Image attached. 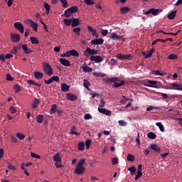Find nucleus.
Returning a JSON list of instances; mask_svg holds the SVG:
<instances>
[{
	"label": "nucleus",
	"instance_id": "obj_1",
	"mask_svg": "<svg viewBox=\"0 0 182 182\" xmlns=\"http://www.w3.org/2000/svg\"><path fill=\"white\" fill-rule=\"evenodd\" d=\"M103 81L105 83H114V87H121V86H123V85H124V80H121L116 77H106L103 79Z\"/></svg>",
	"mask_w": 182,
	"mask_h": 182
},
{
	"label": "nucleus",
	"instance_id": "obj_2",
	"mask_svg": "<svg viewBox=\"0 0 182 182\" xmlns=\"http://www.w3.org/2000/svg\"><path fill=\"white\" fill-rule=\"evenodd\" d=\"M43 69L48 76H52L53 75V68L47 63H43Z\"/></svg>",
	"mask_w": 182,
	"mask_h": 182
},
{
	"label": "nucleus",
	"instance_id": "obj_3",
	"mask_svg": "<svg viewBox=\"0 0 182 182\" xmlns=\"http://www.w3.org/2000/svg\"><path fill=\"white\" fill-rule=\"evenodd\" d=\"M99 53V50H96L95 49H92L90 48H87L83 54L84 56H86V58H89V56H95V55H97V53Z\"/></svg>",
	"mask_w": 182,
	"mask_h": 182
},
{
	"label": "nucleus",
	"instance_id": "obj_4",
	"mask_svg": "<svg viewBox=\"0 0 182 182\" xmlns=\"http://www.w3.org/2000/svg\"><path fill=\"white\" fill-rule=\"evenodd\" d=\"M147 83H149V85H146L147 87H154L155 89H159L160 85H161V82L159 81L151 80H148Z\"/></svg>",
	"mask_w": 182,
	"mask_h": 182
},
{
	"label": "nucleus",
	"instance_id": "obj_5",
	"mask_svg": "<svg viewBox=\"0 0 182 182\" xmlns=\"http://www.w3.org/2000/svg\"><path fill=\"white\" fill-rule=\"evenodd\" d=\"M169 87L167 89H169L170 90H179L182 92V84L178 83V82H172L170 84Z\"/></svg>",
	"mask_w": 182,
	"mask_h": 182
},
{
	"label": "nucleus",
	"instance_id": "obj_6",
	"mask_svg": "<svg viewBox=\"0 0 182 182\" xmlns=\"http://www.w3.org/2000/svg\"><path fill=\"white\" fill-rule=\"evenodd\" d=\"M25 23H26L27 25H29V23H30L31 28H33V29L34 31H36V32L38 31V24L37 23H35L33 21H32V19L26 20V21H25Z\"/></svg>",
	"mask_w": 182,
	"mask_h": 182
},
{
	"label": "nucleus",
	"instance_id": "obj_7",
	"mask_svg": "<svg viewBox=\"0 0 182 182\" xmlns=\"http://www.w3.org/2000/svg\"><path fill=\"white\" fill-rule=\"evenodd\" d=\"M85 170H86L85 166H80L79 165H77V166L74 171V173L75 174H77L78 176H82V174H83L85 173Z\"/></svg>",
	"mask_w": 182,
	"mask_h": 182
},
{
	"label": "nucleus",
	"instance_id": "obj_8",
	"mask_svg": "<svg viewBox=\"0 0 182 182\" xmlns=\"http://www.w3.org/2000/svg\"><path fill=\"white\" fill-rule=\"evenodd\" d=\"M11 42L18 43L21 41V36L18 33H11L10 35Z\"/></svg>",
	"mask_w": 182,
	"mask_h": 182
},
{
	"label": "nucleus",
	"instance_id": "obj_9",
	"mask_svg": "<svg viewBox=\"0 0 182 182\" xmlns=\"http://www.w3.org/2000/svg\"><path fill=\"white\" fill-rule=\"evenodd\" d=\"M15 29L20 31V33H23L25 32V27H23V25L21 23L16 22L14 25Z\"/></svg>",
	"mask_w": 182,
	"mask_h": 182
},
{
	"label": "nucleus",
	"instance_id": "obj_10",
	"mask_svg": "<svg viewBox=\"0 0 182 182\" xmlns=\"http://www.w3.org/2000/svg\"><path fill=\"white\" fill-rule=\"evenodd\" d=\"M90 60L91 62H95V63H100V62H103V58L100 55H92L90 58Z\"/></svg>",
	"mask_w": 182,
	"mask_h": 182
},
{
	"label": "nucleus",
	"instance_id": "obj_11",
	"mask_svg": "<svg viewBox=\"0 0 182 182\" xmlns=\"http://www.w3.org/2000/svg\"><path fill=\"white\" fill-rule=\"evenodd\" d=\"M53 82H59V77L58 75H54L49 80H44V83H46V85H50V83H53Z\"/></svg>",
	"mask_w": 182,
	"mask_h": 182
},
{
	"label": "nucleus",
	"instance_id": "obj_12",
	"mask_svg": "<svg viewBox=\"0 0 182 182\" xmlns=\"http://www.w3.org/2000/svg\"><path fill=\"white\" fill-rule=\"evenodd\" d=\"M117 58H118V59H121L122 60H132V55H123L122 53H119L117 55Z\"/></svg>",
	"mask_w": 182,
	"mask_h": 182
},
{
	"label": "nucleus",
	"instance_id": "obj_13",
	"mask_svg": "<svg viewBox=\"0 0 182 182\" xmlns=\"http://www.w3.org/2000/svg\"><path fill=\"white\" fill-rule=\"evenodd\" d=\"M98 112L102 113V114H105V116H112V111L106 108L98 107Z\"/></svg>",
	"mask_w": 182,
	"mask_h": 182
},
{
	"label": "nucleus",
	"instance_id": "obj_14",
	"mask_svg": "<svg viewBox=\"0 0 182 182\" xmlns=\"http://www.w3.org/2000/svg\"><path fill=\"white\" fill-rule=\"evenodd\" d=\"M143 168V165L142 164L138 165L137 173L135 176V180H139V178H140V177H141L143 176V173H141V168Z\"/></svg>",
	"mask_w": 182,
	"mask_h": 182
},
{
	"label": "nucleus",
	"instance_id": "obj_15",
	"mask_svg": "<svg viewBox=\"0 0 182 182\" xmlns=\"http://www.w3.org/2000/svg\"><path fill=\"white\" fill-rule=\"evenodd\" d=\"M80 25V19L73 18H72V28H76V26H79Z\"/></svg>",
	"mask_w": 182,
	"mask_h": 182
},
{
	"label": "nucleus",
	"instance_id": "obj_16",
	"mask_svg": "<svg viewBox=\"0 0 182 182\" xmlns=\"http://www.w3.org/2000/svg\"><path fill=\"white\" fill-rule=\"evenodd\" d=\"M150 147H151V150L155 151V153H158L159 154H160V153H161V151L160 150V147L159 146H157L156 144H151Z\"/></svg>",
	"mask_w": 182,
	"mask_h": 182
},
{
	"label": "nucleus",
	"instance_id": "obj_17",
	"mask_svg": "<svg viewBox=\"0 0 182 182\" xmlns=\"http://www.w3.org/2000/svg\"><path fill=\"white\" fill-rule=\"evenodd\" d=\"M87 30L90 33H92V36H95V38H99V35L97 34V31L93 28V27L90 26H87Z\"/></svg>",
	"mask_w": 182,
	"mask_h": 182
},
{
	"label": "nucleus",
	"instance_id": "obj_18",
	"mask_svg": "<svg viewBox=\"0 0 182 182\" xmlns=\"http://www.w3.org/2000/svg\"><path fill=\"white\" fill-rule=\"evenodd\" d=\"M105 40L103 38L94 39L91 41L92 45H103Z\"/></svg>",
	"mask_w": 182,
	"mask_h": 182
},
{
	"label": "nucleus",
	"instance_id": "obj_19",
	"mask_svg": "<svg viewBox=\"0 0 182 182\" xmlns=\"http://www.w3.org/2000/svg\"><path fill=\"white\" fill-rule=\"evenodd\" d=\"M66 97L68 100H70L71 102H75V100H77V96L73 94L67 93Z\"/></svg>",
	"mask_w": 182,
	"mask_h": 182
},
{
	"label": "nucleus",
	"instance_id": "obj_20",
	"mask_svg": "<svg viewBox=\"0 0 182 182\" xmlns=\"http://www.w3.org/2000/svg\"><path fill=\"white\" fill-rule=\"evenodd\" d=\"M151 14L154 15V16H157V15H160V14H161L163 11L161 9H154V8L151 9Z\"/></svg>",
	"mask_w": 182,
	"mask_h": 182
},
{
	"label": "nucleus",
	"instance_id": "obj_21",
	"mask_svg": "<svg viewBox=\"0 0 182 182\" xmlns=\"http://www.w3.org/2000/svg\"><path fill=\"white\" fill-rule=\"evenodd\" d=\"M60 63H61L63 66H71L70 62L65 58H60Z\"/></svg>",
	"mask_w": 182,
	"mask_h": 182
},
{
	"label": "nucleus",
	"instance_id": "obj_22",
	"mask_svg": "<svg viewBox=\"0 0 182 182\" xmlns=\"http://www.w3.org/2000/svg\"><path fill=\"white\" fill-rule=\"evenodd\" d=\"M53 160L55 162L62 163V158H60V154H59V153L55 154L53 156Z\"/></svg>",
	"mask_w": 182,
	"mask_h": 182
},
{
	"label": "nucleus",
	"instance_id": "obj_23",
	"mask_svg": "<svg viewBox=\"0 0 182 182\" xmlns=\"http://www.w3.org/2000/svg\"><path fill=\"white\" fill-rule=\"evenodd\" d=\"M21 48L26 55H28V53H32V52H33V50H31V48H28V46L26 44H23V46H21Z\"/></svg>",
	"mask_w": 182,
	"mask_h": 182
},
{
	"label": "nucleus",
	"instance_id": "obj_24",
	"mask_svg": "<svg viewBox=\"0 0 182 182\" xmlns=\"http://www.w3.org/2000/svg\"><path fill=\"white\" fill-rule=\"evenodd\" d=\"M111 39L114 41H117V39H123V36H117L116 33H112L110 36Z\"/></svg>",
	"mask_w": 182,
	"mask_h": 182
},
{
	"label": "nucleus",
	"instance_id": "obj_25",
	"mask_svg": "<svg viewBox=\"0 0 182 182\" xmlns=\"http://www.w3.org/2000/svg\"><path fill=\"white\" fill-rule=\"evenodd\" d=\"M120 12L122 15L127 14V12H130V9L127 6H124L120 8Z\"/></svg>",
	"mask_w": 182,
	"mask_h": 182
},
{
	"label": "nucleus",
	"instance_id": "obj_26",
	"mask_svg": "<svg viewBox=\"0 0 182 182\" xmlns=\"http://www.w3.org/2000/svg\"><path fill=\"white\" fill-rule=\"evenodd\" d=\"M34 77L36 79H42L43 77V73L42 72L36 71L34 73Z\"/></svg>",
	"mask_w": 182,
	"mask_h": 182
},
{
	"label": "nucleus",
	"instance_id": "obj_27",
	"mask_svg": "<svg viewBox=\"0 0 182 182\" xmlns=\"http://www.w3.org/2000/svg\"><path fill=\"white\" fill-rule=\"evenodd\" d=\"M39 103H40L39 99L35 98L32 103V108L36 109V107H38V106H39Z\"/></svg>",
	"mask_w": 182,
	"mask_h": 182
},
{
	"label": "nucleus",
	"instance_id": "obj_28",
	"mask_svg": "<svg viewBox=\"0 0 182 182\" xmlns=\"http://www.w3.org/2000/svg\"><path fill=\"white\" fill-rule=\"evenodd\" d=\"M69 85H68L66 83L61 84V91L63 92H69Z\"/></svg>",
	"mask_w": 182,
	"mask_h": 182
},
{
	"label": "nucleus",
	"instance_id": "obj_29",
	"mask_svg": "<svg viewBox=\"0 0 182 182\" xmlns=\"http://www.w3.org/2000/svg\"><path fill=\"white\" fill-rule=\"evenodd\" d=\"M75 130H76V127L73 126L70 130V134H75L76 136H80V133L76 132Z\"/></svg>",
	"mask_w": 182,
	"mask_h": 182
},
{
	"label": "nucleus",
	"instance_id": "obj_30",
	"mask_svg": "<svg viewBox=\"0 0 182 182\" xmlns=\"http://www.w3.org/2000/svg\"><path fill=\"white\" fill-rule=\"evenodd\" d=\"M69 53L71 55V56H75V58L79 57V53L75 49L69 50Z\"/></svg>",
	"mask_w": 182,
	"mask_h": 182
},
{
	"label": "nucleus",
	"instance_id": "obj_31",
	"mask_svg": "<svg viewBox=\"0 0 182 182\" xmlns=\"http://www.w3.org/2000/svg\"><path fill=\"white\" fill-rule=\"evenodd\" d=\"M30 41L33 45H38L39 40L36 37H30Z\"/></svg>",
	"mask_w": 182,
	"mask_h": 182
},
{
	"label": "nucleus",
	"instance_id": "obj_32",
	"mask_svg": "<svg viewBox=\"0 0 182 182\" xmlns=\"http://www.w3.org/2000/svg\"><path fill=\"white\" fill-rule=\"evenodd\" d=\"M44 8L46 9V14L47 15H49V12L50 11V6H49V4L46 2H44Z\"/></svg>",
	"mask_w": 182,
	"mask_h": 182
},
{
	"label": "nucleus",
	"instance_id": "obj_33",
	"mask_svg": "<svg viewBox=\"0 0 182 182\" xmlns=\"http://www.w3.org/2000/svg\"><path fill=\"white\" fill-rule=\"evenodd\" d=\"M63 22L66 26H70L72 25V18H64Z\"/></svg>",
	"mask_w": 182,
	"mask_h": 182
},
{
	"label": "nucleus",
	"instance_id": "obj_34",
	"mask_svg": "<svg viewBox=\"0 0 182 182\" xmlns=\"http://www.w3.org/2000/svg\"><path fill=\"white\" fill-rule=\"evenodd\" d=\"M83 86H84V87H85V89H87V90H90V89L89 88V86H90V82H89V80L85 79V80H84Z\"/></svg>",
	"mask_w": 182,
	"mask_h": 182
},
{
	"label": "nucleus",
	"instance_id": "obj_35",
	"mask_svg": "<svg viewBox=\"0 0 182 182\" xmlns=\"http://www.w3.org/2000/svg\"><path fill=\"white\" fill-rule=\"evenodd\" d=\"M176 13H177V10H175V11L171 12V14H169L168 15V19H174V18H176Z\"/></svg>",
	"mask_w": 182,
	"mask_h": 182
},
{
	"label": "nucleus",
	"instance_id": "obj_36",
	"mask_svg": "<svg viewBox=\"0 0 182 182\" xmlns=\"http://www.w3.org/2000/svg\"><path fill=\"white\" fill-rule=\"evenodd\" d=\"M68 9L70 11V13L73 14H76V12L78 11L79 9L77 8V6H74L70 7Z\"/></svg>",
	"mask_w": 182,
	"mask_h": 182
},
{
	"label": "nucleus",
	"instance_id": "obj_37",
	"mask_svg": "<svg viewBox=\"0 0 182 182\" xmlns=\"http://www.w3.org/2000/svg\"><path fill=\"white\" fill-rule=\"evenodd\" d=\"M73 14L70 12V10H69V9H66L64 11V14L63 16H65V18H70V16H72Z\"/></svg>",
	"mask_w": 182,
	"mask_h": 182
},
{
	"label": "nucleus",
	"instance_id": "obj_38",
	"mask_svg": "<svg viewBox=\"0 0 182 182\" xmlns=\"http://www.w3.org/2000/svg\"><path fill=\"white\" fill-rule=\"evenodd\" d=\"M80 31H81V28L80 27H76L73 29V32H74V33H75L77 36H80Z\"/></svg>",
	"mask_w": 182,
	"mask_h": 182
},
{
	"label": "nucleus",
	"instance_id": "obj_39",
	"mask_svg": "<svg viewBox=\"0 0 182 182\" xmlns=\"http://www.w3.org/2000/svg\"><path fill=\"white\" fill-rule=\"evenodd\" d=\"M27 83L28 85H34L35 86H38V87H41L42 86V84H38V83L35 82V81H33L32 80H27Z\"/></svg>",
	"mask_w": 182,
	"mask_h": 182
},
{
	"label": "nucleus",
	"instance_id": "obj_40",
	"mask_svg": "<svg viewBox=\"0 0 182 182\" xmlns=\"http://www.w3.org/2000/svg\"><path fill=\"white\" fill-rule=\"evenodd\" d=\"M128 171L130 172L131 176H134L136 174V167L132 166L130 168H128Z\"/></svg>",
	"mask_w": 182,
	"mask_h": 182
},
{
	"label": "nucleus",
	"instance_id": "obj_41",
	"mask_svg": "<svg viewBox=\"0 0 182 182\" xmlns=\"http://www.w3.org/2000/svg\"><path fill=\"white\" fill-rule=\"evenodd\" d=\"M57 111H58V105H56V104L53 105L50 109V113H56Z\"/></svg>",
	"mask_w": 182,
	"mask_h": 182
},
{
	"label": "nucleus",
	"instance_id": "obj_42",
	"mask_svg": "<svg viewBox=\"0 0 182 182\" xmlns=\"http://www.w3.org/2000/svg\"><path fill=\"white\" fill-rule=\"evenodd\" d=\"M78 150L80 151H83V150H85V143H83V141L78 143Z\"/></svg>",
	"mask_w": 182,
	"mask_h": 182
},
{
	"label": "nucleus",
	"instance_id": "obj_43",
	"mask_svg": "<svg viewBox=\"0 0 182 182\" xmlns=\"http://www.w3.org/2000/svg\"><path fill=\"white\" fill-rule=\"evenodd\" d=\"M156 126H157L159 128V130L161 132H164V126L163 125V124H161V122H156Z\"/></svg>",
	"mask_w": 182,
	"mask_h": 182
},
{
	"label": "nucleus",
	"instance_id": "obj_44",
	"mask_svg": "<svg viewBox=\"0 0 182 182\" xmlns=\"http://www.w3.org/2000/svg\"><path fill=\"white\" fill-rule=\"evenodd\" d=\"M148 137H149V139H151V140H154V139H156V137H157V135H156V134H154V132H149V133H148Z\"/></svg>",
	"mask_w": 182,
	"mask_h": 182
},
{
	"label": "nucleus",
	"instance_id": "obj_45",
	"mask_svg": "<svg viewBox=\"0 0 182 182\" xmlns=\"http://www.w3.org/2000/svg\"><path fill=\"white\" fill-rule=\"evenodd\" d=\"M127 160L128 161H132V162L134 161V160H135L134 156H133V155L131 154H129L127 155Z\"/></svg>",
	"mask_w": 182,
	"mask_h": 182
},
{
	"label": "nucleus",
	"instance_id": "obj_46",
	"mask_svg": "<svg viewBox=\"0 0 182 182\" xmlns=\"http://www.w3.org/2000/svg\"><path fill=\"white\" fill-rule=\"evenodd\" d=\"M37 123H42L43 122V116L39 114L36 117Z\"/></svg>",
	"mask_w": 182,
	"mask_h": 182
},
{
	"label": "nucleus",
	"instance_id": "obj_47",
	"mask_svg": "<svg viewBox=\"0 0 182 182\" xmlns=\"http://www.w3.org/2000/svg\"><path fill=\"white\" fill-rule=\"evenodd\" d=\"M82 70L86 73L87 72H92L93 69L89 66H85L82 68Z\"/></svg>",
	"mask_w": 182,
	"mask_h": 182
},
{
	"label": "nucleus",
	"instance_id": "obj_48",
	"mask_svg": "<svg viewBox=\"0 0 182 182\" xmlns=\"http://www.w3.org/2000/svg\"><path fill=\"white\" fill-rule=\"evenodd\" d=\"M159 42H163L164 43H165L166 41L164 39L157 38L152 42L151 45H156V43H159Z\"/></svg>",
	"mask_w": 182,
	"mask_h": 182
},
{
	"label": "nucleus",
	"instance_id": "obj_49",
	"mask_svg": "<svg viewBox=\"0 0 182 182\" xmlns=\"http://www.w3.org/2000/svg\"><path fill=\"white\" fill-rule=\"evenodd\" d=\"M178 56L176 54H171L168 56V58L169 60H176L177 59Z\"/></svg>",
	"mask_w": 182,
	"mask_h": 182
},
{
	"label": "nucleus",
	"instance_id": "obj_50",
	"mask_svg": "<svg viewBox=\"0 0 182 182\" xmlns=\"http://www.w3.org/2000/svg\"><path fill=\"white\" fill-rule=\"evenodd\" d=\"M94 76H97V77H105L106 76V74H103L102 73H94Z\"/></svg>",
	"mask_w": 182,
	"mask_h": 182
},
{
	"label": "nucleus",
	"instance_id": "obj_51",
	"mask_svg": "<svg viewBox=\"0 0 182 182\" xmlns=\"http://www.w3.org/2000/svg\"><path fill=\"white\" fill-rule=\"evenodd\" d=\"M14 89L16 93H18V92H21V86H19L17 84L14 85Z\"/></svg>",
	"mask_w": 182,
	"mask_h": 182
},
{
	"label": "nucleus",
	"instance_id": "obj_52",
	"mask_svg": "<svg viewBox=\"0 0 182 182\" xmlns=\"http://www.w3.org/2000/svg\"><path fill=\"white\" fill-rule=\"evenodd\" d=\"M90 144H92L91 139H87V141H85V147L87 149L90 148Z\"/></svg>",
	"mask_w": 182,
	"mask_h": 182
},
{
	"label": "nucleus",
	"instance_id": "obj_53",
	"mask_svg": "<svg viewBox=\"0 0 182 182\" xmlns=\"http://www.w3.org/2000/svg\"><path fill=\"white\" fill-rule=\"evenodd\" d=\"M83 164H86V159H82L78 163L77 166H83Z\"/></svg>",
	"mask_w": 182,
	"mask_h": 182
},
{
	"label": "nucleus",
	"instance_id": "obj_54",
	"mask_svg": "<svg viewBox=\"0 0 182 182\" xmlns=\"http://www.w3.org/2000/svg\"><path fill=\"white\" fill-rule=\"evenodd\" d=\"M9 112L11 114H15V113H16V109H15V107H14V106H11L9 107Z\"/></svg>",
	"mask_w": 182,
	"mask_h": 182
},
{
	"label": "nucleus",
	"instance_id": "obj_55",
	"mask_svg": "<svg viewBox=\"0 0 182 182\" xmlns=\"http://www.w3.org/2000/svg\"><path fill=\"white\" fill-rule=\"evenodd\" d=\"M16 137H18V139H19L20 140H23V139H25V135L23 134L17 133Z\"/></svg>",
	"mask_w": 182,
	"mask_h": 182
},
{
	"label": "nucleus",
	"instance_id": "obj_56",
	"mask_svg": "<svg viewBox=\"0 0 182 182\" xmlns=\"http://www.w3.org/2000/svg\"><path fill=\"white\" fill-rule=\"evenodd\" d=\"M84 2L86 5H95V1L92 0H84Z\"/></svg>",
	"mask_w": 182,
	"mask_h": 182
},
{
	"label": "nucleus",
	"instance_id": "obj_57",
	"mask_svg": "<svg viewBox=\"0 0 182 182\" xmlns=\"http://www.w3.org/2000/svg\"><path fill=\"white\" fill-rule=\"evenodd\" d=\"M31 156L33 157V159H41V156L33 152H31Z\"/></svg>",
	"mask_w": 182,
	"mask_h": 182
},
{
	"label": "nucleus",
	"instance_id": "obj_58",
	"mask_svg": "<svg viewBox=\"0 0 182 182\" xmlns=\"http://www.w3.org/2000/svg\"><path fill=\"white\" fill-rule=\"evenodd\" d=\"M55 166L56 168H62L63 167V165L62 164L61 162H55Z\"/></svg>",
	"mask_w": 182,
	"mask_h": 182
},
{
	"label": "nucleus",
	"instance_id": "obj_59",
	"mask_svg": "<svg viewBox=\"0 0 182 182\" xmlns=\"http://www.w3.org/2000/svg\"><path fill=\"white\" fill-rule=\"evenodd\" d=\"M60 1L64 8H68V1L66 0H60Z\"/></svg>",
	"mask_w": 182,
	"mask_h": 182
},
{
	"label": "nucleus",
	"instance_id": "obj_60",
	"mask_svg": "<svg viewBox=\"0 0 182 182\" xmlns=\"http://www.w3.org/2000/svg\"><path fill=\"white\" fill-rule=\"evenodd\" d=\"M92 117L90 114H85V116H84V119L85 120H90V119H92Z\"/></svg>",
	"mask_w": 182,
	"mask_h": 182
},
{
	"label": "nucleus",
	"instance_id": "obj_61",
	"mask_svg": "<svg viewBox=\"0 0 182 182\" xmlns=\"http://www.w3.org/2000/svg\"><path fill=\"white\" fill-rule=\"evenodd\" d=\"M6 80H9L10 82H12V80H14V78L10 74H6Z\"/></svg>",
	"mask_w": 182,
	"mask_h": 182
},
{
	"label": "nucleus",
	"instance_id": "obj_62",
	"mask_svg": "<svg viewBox=\"0 0 182 182\" xmlns=\"http://www.w3.org/2000/svg\"><path fill=\"white\" fill-rule=\"evenodd\" d=\"M154 53V50L152 48L151 49L149 52L148 54L146 55V58H151V55H153V53Z\"/></svg>",
	"mask_w": 182,
	"mask_h": 182
},
{
	"label": "nucleus",
	"instance_id": "obj_63",
	"mask_svg": "<svg viewBox=\"0 0 182 182\" xmlns=\"http://www.w3.org/2000/svg\"><path fill=\"white\" fill-rule=\"evenodd\" d=\"M100 103L101 105H99V107H103L106 105V102L104 99H100Z\"/></svg>",
	"mask_w": 182,
	"mask_h": 182
},
{
	"label": "nucleus",
	"instance_id": "obj_64",
	"mask_svg": "<svg viewBox=\"0 0 182 182\" xmlns=\"http://www.w3.org/2000/svg\"><path fill=\"white\" fill-rule=\"evenodd\" d=\"M11 53L16 55L18 53V46H14V48L11 50Z\"/></svg>",
	"mask_w": 182,
	"mask_h": 182
}]
</instances>
